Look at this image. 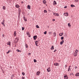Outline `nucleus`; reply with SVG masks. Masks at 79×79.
Wrapping results in <instances>:
<instances>
[{"instance_id":"obj_17","label":"nucleus","mask_w":79,"mask_h":79,"mask_svg":"<svg viewBox=\"0 0 79 79\" xmlns=\"http://www.w3.org/2000/svg\"><path fill=\"white\" fill-rule=\"evenodd\" d=\"M35 45L36 46H38V44H38V41H36L35 42Z\"/></svg>"},{"instance_id":"obj_19","label":"nucleus","mask_w":79,"mask_h":79,"mask_svg":"<svg viewBox=\"0 0 79 79\" xmlns=\"http://www.w3.org/2000/svg\"><path fill=\"white\" fill-rule=\"evenodd\" d=\"M54 37H56V32H54L53 33Z\"/></svg>"},{"instance_id":"obj_53","label":"nucleus","mask_w":79,"mask_h":79,"mask_svg":"<svg viewBox=\"0 0 79 79\" xmlns=\"http://www.w3.org/2000/svg\"><path fill=\"white\" fill-rule=\"evenodd\" d=\"M29 54H31V53H29Z\"/></svg>"},{"instance_id":"obj_45","label":"nucleus","mask_w":79,"mask_h":79,"mask_svg":"<svg viewBox=\"0 0 79 79\" xmlns=\"http://www.w3.org/2000/svg\"><path fill=\"white\" fill-rule=\"evenodd\" d=\"M22 79H24V77H22Z\"/></svg>"},{"instance_id":"obj_21","label":"nucleus","mask_w":79,"mask_h":79,"mask_svg":"<svg viewBox=\"0 0 79 79\" xmlns=\"http://www.w3.org/2000/svg\"><path fill=\"white\" fill-rule=\"evenodd\" d=\"M68 26L69 27H71V24H70V23H68Z\"/></svg>"},{"instance_id":"obj_46","label":"nucleus","mask_w":79,"mask_h":79,"mask_svg":"<svg viewBox=\"0 0 79 79\" xmlns=\"http://www.w3.org/2000/svg\"><path fill=\"white\" fill-rule=\"evenodd\" d=\"M5 36V35H2V37H4Z\"/></svg>"},{"instance_id":"obj_15","label":"nucleus","mask_w":79,"mask_h":79,"mask_svg":"<svg viewBox=\"0 0 79 79\" xmlns=\"http://www.w3.org/2000/svg\"><path fill=\"white\" fill-rule=\"evenodd\" d=\"M14 36H16V31H15L14 33Z\"/></svg>"},{"instance_id":"obj_33","label":"nucleus","mask_w":79,"mask_h":79,"mask_svg":"<svg viewBox=\"0 0 79 79\" xmlns=\"http://www.w3.org/2000/svg\"><path fill=\"white\" fill-rule=\"evenodd\" d=\"M10 52H11V51L10 50H9L8 52H6V53L8 54V53H10Z\"/></svg>"},{"instance_id":"obj_51","label":"nucleus","mask_w":79,"mask_h":79,"mask_svg":"<svg viewBox=\"0 0 79 79\" xmlns=\"http://www.w3.org/2000/svg\"><path fill=\"white\" fill-rule=\"evenodd\" d=\"M53 20H55V19H53Z\"/></svg>"},{"instance_id":"obj_36","label":"nucleus","mask_w":79,"mask_h":79,"mask_svg":"<svg viewBox=\"0 0 79 79\" xmlns=\"http://www.w3.org/2000/svg\"><path fill=\"white\" fill-rule=\"evenodd\" d=\"M64 39V37H61V40H63Z\"/></svg>"},{"instance_id":"obj_27","label":"nucleus","mask_w":79,"mask_h":79,"mask_svg":"<svg viewBox=\"0 0 79 79\" xmlns=\"http://www.w3.org/2000/svg\"><path fill=\"white\" fill-rule=\"evenodd\" d=\"M15 6L16 8H18L19 7V5H17Z\"/></svg>"},{"instance_id":"obj_38","label":"nucleus","mask_w":79,"mask_h":79,"mask_svg":"<svg viewBox=\"0 0 79 79\" xmlns=\"http://www.w3.org/2000/svg\"><path fill=\"white\" fill-rule=\"evenodd\" d=\"M20 12H19V17H20Z\"/></svg>"},{"instance_id":"obj_25","label":"nucleus","mask_w":79,"mask_h":79,"mask_svg":"<svg viewBox=\"0 0 79 79\" xmlns=\"http://www.w3.org/2000/svg\"><path fill=\"white\" fill-rule=\"evenodd\" d=\"M25 47L26 48H27L28 47V45L27 44H25Z\"/></svg>"},{"instance_id":"obj_8","label":"nucleus","mask_w":79,"mask_h":79,"mask_svg":"<svg viewBox=\"0 0 79 79\" xmlns=\"http://www.w3.org/2000/svg\"><path fill=\"white\" fill-rule=\"evenodd\" d=\"M7 45H9L10 47L11 46V42L10 41L7 42Z\"/></svg>"},{"instance_id":"obj_26","label":"nucleus","mask_w":79,"mask_h":79,"mask_svg":"<svg viewBox=\"0 0 79 79\" xmlns=\"http://www.w3.org/2000/svg\"><path fill=\"white\" fill-rule=\"evenodd\" d=\"M71 7H74V6H75L73 4L71 5Z\"/></svg>"},{"instance_id":"obj_7","label":"nucleus","mask_w":79,"mask_h":79,"mask_svg":"<svg viewBox=\"0 0 79 79\" xmlns=\"http://www.w3.org/2000/svg\"><path fill=\"white\" fill-rule=\"evenodd\" d=\"M64 79H68V77L67 76V75H65L64 76Z\"/></svg>"},{"instance_id":"obj_11","label":"nucleus","mask_w":79,"mask_h":79,"mask_svg":"<svg viewBox=\"0 0 79 79\" xmlns=\"http://www.w3.org/2000/svg\"><path fill=\"white\" fill-rule=\"evenodd\" d=\"M56 4H57V3H56V1H54L53 3V5H56Z\"/></svg>"},{"instance_id":"obj_10","label":"nucleus","mask_w":79,"mask_h":79,"mask_svg":"<svg viewBox=\"0 0 79 79\" xmlns=\"http://www.w3.org/2000/svg\"><path fill=\"white\" fill-rule=\"evenodd\" d=\"M40 71L37 72L36 73V75L37 76H39L40 74Z\"/></svg>"},{"instance_id":"obj_14","label":"nucleus","mask_w":79,"mask_h":79,"mask_svg":"<svg viewBox=\"0 0 79 79\" xmlns=\"http://www.w3.org/2000/svg\"><path fill=\"white\" fill-rule=\"evenodd\" d=\"M64 42V40H62V41L60 43V45H62L63 44Z\"/></svg>"},{"instance_id":"obj_32","label":"nucleus","mask_w":79,"mask_h":79,"mask_svg":"<svg viewBox=\"0 0 79 79\" xmlns=\"http://www.w3.org/2000/svg\"><path fill=\"white\" fill-rule=\"evenodd\" d=\"M36 28H39V26H38V25H37L36 26Z\"/></svg>"},{"instance_id":"obj_47","label":"nucleus","mask_w":79,"mask_h":79,"mask_svg":"<svg viewBox=\"0 0 79 79\" xmlns=\"http://www.w3.org/2000/svg\"><path fill=\"white\" fill-rule=\"evenodd\" d=\"M21 3H23V1H22L21 2Z\"/></svg>"},{"instance_id":"obj_24","label":"nucleus","mask_w":79,"mask_h":79,"mask_svg":"<svg viewBox=\"0 0 79 79\" xmlns=\"http://www.w3.org/2000/svg\"><path fill=\"white\" fill-rule=\"evenodd\" d=\"M27 35H29L30 34H29V31H27Z\"/></svg>"},{"instance_id":"obj_35","label":"nucleus","mask_w":79,"mask_h":79,"mask_svg":"<svg viewBox=\"0 0 79 79\" xmlns=\"http://www.w3.org/2000/svg\"><path fill=\"white\" fill-rule=\"evenodd\" d=\"M44 34L46 35L47 34V31H45V32H44Z\"/></svg>"},{"instance_id":"obj_28","label":"nucleus","mask_w":79,"mask_h":79,"mask_svg":"<svg viewBox=\"0 0 79 79\" xmlns=\"http://www.w3.org/2000/svg\"><path fill=\"white\" fill-rule=\"evenodd\" d=\"M22 74L23 76H24L25 75V73L24 72H23Z\"/></svg>"},{"instance_id":"obj_30","label":"nucleus","mask_w":79,"mask_h":79,"mask_svg":"<svg viewBox=\"0 0 79 79\" xmlns=\"http://www.w3.org/2000/svg\"><path fill=\"white\" fill-rule=\"evenodd\" d=\"M34 61L35 63H36V62H37V60H36L35 59H34Z\"/></svg>"},{"instance_id":"obj_40","label":"nucleus","mask_w":79,"mask_h":79,"mask_svg":"<svg viewBox=\"0 0 79 79\" xmlns=\"http://www.w3.org/2000/svg\"><path fill=\"white\" fill-rule=\"evenodd\" d=\"M75 69H77V67L75 66Z\"/></svg>"},{"instance_id":"obj_3","label":"nucleus","mask_w":79,"mask_h":79,"mask_svg":"<svg viewBox=\"0 0 79 79\" xmlns=\"http://www.w3.org/2000/svg\"><path fill=\"white\" fill-rule=\"evenodd\" d=\"M64 16H68V13L67 12L65 13H64Z\"/></svg>"},{"instance_id":"obj_39","label":"nucleus","mask_w":79,"mask_h":79,"mask_svg":"<svg viewBox=\"0 0 79 79\" xmlns=\"http://www.w3.org/2000/svg\"><path fill=\"white\" fill-rule=\"evenodd\" d=\"M75 2H78V0H75Z\"/></svg>"},{"instance_id":"obj_22","label":"nucleus","mask_w":79,"mask_h":79,"mask_svg":"<svg viewBox=\"0 0 79 79\" xmlns=\"http://www.w3.org/2000/svg\"><path fill=\"white\" fill-rule=\"evenodd\" d=\"M6 8V7L5 6H3L2 9L3 10H5V9Z\"/></svg>"},{"instance_id":"obj_18","label":"nucleus","mask_w":79,"mask_h":79,"mask_svg":"<svg viewBox=\"0 0 79 79\" xmlns=\"http://www.w3.org/2000/svg\"><path fill=\"white\" fill-rule=\"evenodd\" d=\"M51 50H54V46H52V47L51 48Z\"/></svg>"},{"instance_id":"obj_20","label":"nucleus","mask_w":79,"mask_h":79,"mask_svg":"<svg viewBox=\"0 0 79 79\" xmlns=\"http://www.w3.org/2000/svg\"><path fill=\"white\" fill-rule=\"evenodd\" d=\"M76 76H79V73H77L76 74Z\"/></svg>"},{"instance_id":"obj_44","label":"nucleus","mask_w":79,"mask_h":79,"mask_svg":"<svg viewBox=\"0 0 79 79\" xmlns=\"http://www.w3.org/2000/svg\"><path fill=\"white\" fill-rule=\"evenodd\" d=\"M56 49H55V50L54 51V52H56Z\"/></svg>"},{"instance_id":"obj_23","label":"nucleus","mask_w":79,"mask_h":79,"mask_svg":"<svg viewBox=\"0 0 79 79\" xmlns=\"http://www.w3.org/2000/svg\"><path fill=\"white\" fill-rule=\"evenodd\" d=\"M59 35H60V36H62V35H63V33H60Z\"/></svg>"},{"instance_id":"obj_6","label":"nucleus","mask_w":79,"mask_h":79,"mask_svg":"<svg viewBox=\"0 0 79 79\" xmlns=\"http://www.w3.org/2000/svg\"><path fill=\"white\" fill-rule=\"evenodd\" d=\"M37 35L34 36L33 37V39L34 40H35L36 39H37Z\"/></svg>"},{"instance_id":"obj_12","label":"nucleus","mask_w":79,"mask_h":79,"mask_svg":"<svg viewBox=\"0 0 79 79\" xmlns=\"http://www.w3.org/2000/svg\"><path fill=\"white\" fill-rule=\"evenodd\" d=\"M47 71L48 72H50V71H51L50 68H49L48 69H47Z\"/></svg>"},{"instance_id":"obj_2","label":"nucleus","mask_w":79,"mask_h":79,"mask_svg":"<svg viewBox=\"0 0 79 79\" xmlns=\"http://www.w3.org/2000/svg\"><path fill=\"white\" fill-rule=\"evenodd\" d=\"M53 14L54 16H59V14L58 13H53Z\"/></svg>"},{"instance_id":"obj_5","label":"nucleus","mask_w":79,"mask_h":79,"mask_svg":"<svg viewBox=\"0 0 79 79\" xmlns=\"http://www.w3.org/2000/svg\"><path fill=\"white\" fill-rule=\"evenodd\" d=\"M5 20H4L2 23V24L3 25V26L5 27Z\"/></svg>"},{"instance_id":"obj_4","label":"nucleus","mask_w":79,"mask_h":79,"mask_svg":"<svg viewBox=\"0 0 79 79\" xmlns=\"http://www.w3.org/2000/svg\"><path fill=\"white\" fill-rule=\"evenodd\" d=\"M18 37L16 38L15 39V42L17 43L18 42Z\"/></svg>"},{"instance_id":"obj_49","label":"nucleus","mask_w":79,"mask_h":79,"mask_svg":"<svg viewBox=\"0 0 79 79\" xmlns=\"http://www.w3.org/2000/svg\"><path fill=\"white\" fill-rule=\"evenodd\" d=\"M53 21H55V20H53Z\"/></svg>"},{"instance_id":"obj_1","label":"nucleus","mask_w":79,"mask_h":79,"mask_svg":"<svg viewBox=\"0 0 79 79\" xmlns=\"http://www.w3.org/2000/svg\"><path fill=\"white\" fill-rule=\"evenodd\" d=\"M79 52V51L77 50L76 51H75V52H74V56H77V53Z\"/></svg>"},{"instance_id":"obj_52","label":"nucleus","mask_w":79,"mask_h":79,"mask_svg":"<svg viewBox=\"0 0 79 79\" xmlns=\"http://www.w3.org/2000/svg\"><path fill=\"white\" fill-rule=\"evenodd\" d=\"M19 52H21V51H19Z\"/></svg>"},{"instance_id":"obj_43","label":"nucleus","mask_w":79,"mask_h":79,"mask_svg":"<svg viewBox=\"0 0 79 79\" xmlns=\"http://www.w3.org/2000/svg\"><path fill=\"white\" fill-rule=\"evenodd\" d=\"M65 68H67V65H65Z\"/></svg>"},{"instance_id":"obj_9","label":"nucleus","mask_w":79,"mask_h":79,"mask_svg":"<svg viewBox=\"0 0 79 79\" xmlns=\"http://www.w3.org/2000/svg\"><path fill=\"white\" fill-rule=\"evenodd\" d=\"M59 63H55L54 64V65L55 66H59Z\"/></svg>"},{"instance_id":"obj_34","label":"nucleus","mask_w":79,"mask_h":79,"mask_svg":"<svg viewBox=\"0 0 79 79\" xmlns=\"http://www.w3.org/2000/svg\"><path fill=\"white\" fill-rule=\"evenodd\" d=\"M22 31H24V27H22Z\"/></svg>"},{"instance_id":"obj_48","label":"nucleus","mask_w":79,"mask_h":79,"mask_svg":"<svg viewBox=\"0 0 79 79\" xmlns=\"http://www.w3.org/2000/svg\"><path fill=\"white\" fill-rule=\"evenodd\" d=\"M71 68V66H69V68Z\"/></svg>"},{"instance_id":"obj_54","label":"nucleus","mask_w":79,"mask_h":79,"mask_svg":"<svg viewBox=\"0 0 79 79\" xmlns=\"http://www.w3.org/2000/svg\"><path fill=\"white\" fill-rule=\"evenodd\" d=\"M25 21H27V20H26Z\"/></svg>"},{"instance_id":"obj_13","label":"nucleus","mask_w":79,"mask_h":79,"mask_svg":"<svg viewBox=\"0 0 79 79\" xmlns=\"http://www.w3.org/2000/svg\"><path fill=\"white\" fill-rule=\"evenodd\" d=\"M27 7L28 9H29V10H31V6H30V5H28Z\"/></svg>"},{"instance_id":"obj_31","label":"nucleus","mask_w":79,"mask_h":79,"mask_svg":"<svg viewBox=\"0 0 79 79\" xmlns=\"http://www.w3.org/2000/svg\"><path fill=\"white\" fill-rule=\"evenodd\" d=\"M71 71V69L70 68H69L68 69V71Z\"/></svg>"},{"instance_id":"obj_37","label":"nucleus","mask_w":79,"mask_h":79,"mask_svg":"<svg viewBox=\"0 0 79 79\" xmlns=\"http://www.w3.org/2000/svg\"><path fill=\"white\" fill-rule=\"evenodd\" d=\"M50 34H52V32H49V35H50Z\"/></svg>"},{"instance_id":"obj_42","label":"nucleus","mask_w":79,"mask_h":79,"mask_svg":"<svg viewBox=\"0 0 79 79\" xmlns=\"http://www.w3.org/2000/svg\"><path fill=\"white\" fill-rule=\"evenodd\" d=\"M64 8H67V6L64 7Z\"/></svg>"},{"instance_id":"obj_29","label":"nucleus","mask_w":79,"mask_h":79,"mask_svg":"<svg viewBox=\"0 0 79 79\" xmlns=\"http://www.w3.org/2000/svg\"><path fill=\"white\" fill-rule=\"evenodd\" d=\"M44 13H47V11L46 10H44Z\"/></svg>"},{"instance_id":"obj_16","label":"nucleus","mask_w":79,"mask_h":79,"mask_svg":"<svg viewBox=\"0 0 79 79\" xmlns=\"http://www.w3.org/2000/svg\"><path fill=\"white\" fill-rule=\"evenodd\" d=\"M43 2L44 3V4H46V3H47V2H46V1L45 0L43 1Z\"/></svg>"},{"instance_id":"obj_50","label":"nucleus","mask_w":79,"mask_h":79,"mask_svg":"<svg viewBox=\"0 0 79 79\" xmlns=\"http://www.w3.org/2000/svg\"><path fill=\"white\" fill-rule=\"evenodd\" d=\"M1 31V29H0V31Z\"/></svg>"},{"instance_id":"obj_41","label":"nucleus","mask_w":79,"mask_h":79,"mask_svg":"<svg viewBox=\"0 0 79 79\" xmlns=\"http://www.w3.org/2000/svg\"><path fill=\"white\" fill-rule=\"evenodd\" d=\"M16 51H17V52H19V50H18V49H17L16 50Z\"/></svg>"}]
</instances>
